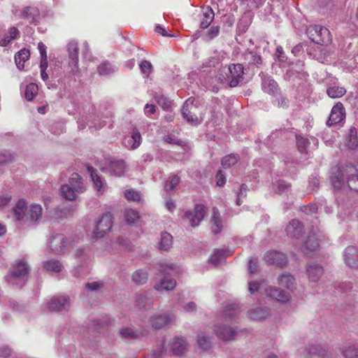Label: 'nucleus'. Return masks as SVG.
<instances>
[{"label": "nucleus", "instance_id": "1", "mask_svg": "<svg viewBox=\"0 0 358 358\" xmlns=\"http://www.w3.org/2000/svg\"><path fill=\"white\" fill-rule=\"evenodd\" d=\"M249 291L250 293L259 292L266 294L267 296L281 303H287L291 301V295L288 292L275 287L266 285L264 282H250Z\"/></svg>", "mask_w": 358, "mask_h": 358}, {"label": "nucleus", "instance_id": "2", "mask_svg": "<svg viewBox=\"0 0 358 358\" xmlns=\"http://www.w3.org/2000/svg\"><path fill=\"white\" fill-rule=\"evenodd\" d=\"M181 113L182 117L190 124L196 126L203 120V108L194 98H189L184 103Z\"/></svg>", "mask_w": 358, "mask_h": 358}, {"label": "nucleus", "instance_id": "3", "mask_svg": "<svg viewBox=\"0 0 358 358\" xmlns=\"http://www.w3.org/2000/svg\"><path fill=\"white\" fill-rule=\"evenodd\" d=\"M84 191L85 188L82 178L76 173H72L69 182L62 185L60 187L62 196L69 201L75 200L77 195L83 193Z\"/></svg>", "mask_w": 358, "mask_h": 358}, {"label": "nucleus", "instance_id": "4", "mask_svg": "<svg viewBox=\"0 0 358 358\" xmlns=\"http://www.w3.org/2000/svg\"><path fill=\"white\" fill-rule=\"evenodd\" d=\"M29 267L24 262H19L13 264L6 276V281L12 285L22 287L27 280Z\"/></svg>", "mask_w": 358, "mask_h": 358}, {"label": "nucleus", "instance_id": "5", "mask_svg": "<svg viewBox=\"0 0 358 358\" xmlns=\"http://www.w3.org/2000/svg\"><path fill=\"white\" fill-rule=\"evenodd\" d=\"M43 7L42 4H39L27 6L22 8H15L13 10V13L16 17L22 19L29 24H37L43 13Z\"/></svg>", "mask_w": 358, "mask_h": 358}, {"label": "nucleus", "instance_id": "6", "mask_svg": "<svg viewBox=\"0 0 358 358\" xmlns=\"http://www.w3.org/2000/svg\"><path fill=\"white\" fill-rule=\"evenodd\" d=\"M347 180L349 187L358 192V170L352 165H347L337 171V183L343 184Z\"/></svg>", "mask_w": 358, "mask_h": 358}, {"label": "nucleus", "instance_id": "7", "mask_svg": "<svg viewBox=\"0 0 358 358\" xmlns=\"http://www.w3.org/2000/svg\"><path fill=\"white\" fill-rule=\"evenodd\" d=\"M306 34L311 41L321 45H327L331 41L330 32L326 27L320 25H310Z\"/></svg>", "mask_w": 358, "mask_h": 358}, {"label": "nucleus", "instance_id": "8", "mask_svg": "<svg viewBox=\"0 0 358 358\" xmlns=\"http://www.w3.org/2000/svg\"><path fill=\"white\" fill-rule=\"evenodd\" d=\"M243 66L242 64H231L227 69L225 72L226 78L224 79L231 87H235L243 80Z\"/></svg>", "mask_w": 358, "mask_h": 358}, {"label": "nucleus", "instance_id": "9", "mask_svg": "<svg viewBox=\"0 0 358 358\" xmlns=\"http://www.w3.org/2000/svg\"><path fill=\"white\" fill-rule=\"evenodd\" d=\"M71 306L69 296L61 295L52 297L49 302V309L55 312H66Z\"/></svg>", "mask_w": 358, "mask_h": 358}, {"label": "nucleus", "instance_id": "10", "mask_svg": "<svg viewBox=\"0 0 358 358\" xmlns=\"http://www.w3.org/2000/svg\"><path fill=\"white\" fill-rule=\"evenodd\" d=\"M78 44L76 41H71L67 44L69 66L71 72L76 74L78 71Z\"/></svg>", "mask_w": 358, "mask_h": 358}, {"label": "nucleus", "instance_id": "11", "mask_svg": "<svg viewBox=\"0 0 358 358\" xmlns=\"http://www.w3.org/2000/svg\"><path fill=\"white\" fill-rule=\"evenodd\" d=\"M206 215L205 207L202 204H196L192 210H187L185 217L193 227L198 226Z\"/></svg>", "mask_w": 358, "mask_h": 358}, {"label": "nucleus", "instance_id": "12", "mask_svg": "<svg viewBox=\"0 0 358 358\" xmlns=\"http://www.w3.org/2000/svg\"><path fill=\"white\" fill-rule=\"evenodd\" d=\"M112 227V217L110 214H104L96 224L93 231V238L103 237Z\"/></svg>", "mask_w": 358, "mask_h": 358}, {"label": "nucleus", "instance_id": "13", "mask_svg": "<svg viewBox=\"0 0 358 358\" xmlns=\"http://www.w3.org/2000/svg\"><path fill=\"white\" fill-rule=\"evenodd\" d=\"M127 170V166L123 160H110L105 167L103 168L104 173L111 176H122Z\"/></svg>", "mask_w": 358, "mask_h": 358}, {"label": "nucleus", "instance_id": "14", "mask_svg": "<svg viewBox=\"0 0 358 358\" xmlns=\"http://www.w3.org/2000/svg\"><path fill=\"white\" fill-rule=\"evenodd\" d=\"M343 259L348 267L358 268V246H348L343 252Z\"/></svg>", "mask_w": 358, "mask_h": 358}, {"label": "nucleus", "instance_id": "15", "mask_svg": "<svg viewBox=\"0 0 358 358\" xmlns=\"http://www.w3.org/2000/svg\"><path fill=\"white\" fill-rule=\"evenodd\" d=\"M320 234L317 231H310L308 238L302 247V251L306 255L316 251L320 246Z\"/></svg>", "mask_w": 358, "mask_h": 358}, {"label": "nucleus", "instance_id": "16", "mask_svg": "<svg viewBox=\"0 0 358 358\" xmlns=\"http://www.w3.org/2000/svg\"><path fill=\"white\" fill-rule=\"evenodd\" d=\"M151 326L155 329H160L164 327L171 324L173 320V316H171L166 313H155L150 317Z\"/></svg>", "mask_w": 358, "mask_h": 358}, {"label": "nucleus", "instance_id": "17", "mask_svg": "<svg viewBox=\"0 0 358 358\" xmlns=\"http://www.w3.org/2000/svg\"><path fill=\"white\" fill-rule=\"evenodd\" d=\"M265 261L269 264H276L280 267L287 264L286 255L282 252L272 250L268 251L264 255Z\"/></svg>", "mask_w": 358, "mask_h": 358}, {"label": "nucleus", "instance_id": "18", "mask_svg": "<svg viewBox=\"0 0 358 358\" xmlns=\"http://www.w3.org/2000/svg\"><path fill=\"white\" fill-rule=\"evenodd\" d=\"M67 241L62 234L52 236L50 241V250L55 254H60L65 251Z\"/></svg>", "mask_w": 358, "mask_h": 358}, {"label": "nucleus", "instance_id": "19", "mask_svg": "<svg viewBox=\"0 0 358 358\" xmlns=\"http://www.w3.org/2000/svg\"><path fill=\"white\" fill-rule=\"evenodd\" d=\"M262 88L263 91L268 94H275L278 90V87L276 82L268 75L262 73Z\"/></svg>", "mask_w": 358, "mask_h": 358}, {"label": "nucleus", "instance_id": "20", "mask_svg": "<svg viewBox=\"0 0 358 358\" xmlns=\"http://www.w3.org/2000/svg\"><path fill=\"white\" fill-rule=\"evenodd\" d=\"M324 270L320 264L316 263L308 264L306 266V274L312 282H317L322 275Z\"/></svg>", "mask_w": 358, "mask_h": 358}, {"label": "nucleus", "instance_id": "21", "mask_svg": "<svg viewBox=\"0 0 358 358\" xmlns=\"http://www.w3.org/2000/svg\"><path fill=\"white\" fill-rule=\"evenodd\" d=\"M152 298L145 293H138L136 295L135 306L139 310L150 309L152 307Z\"/></svg>", "mask_w": 358, "mask_h": 358}, {"label": "nucleus", "instance_id": "22", "mask_svg": "<svg viewBox=\"0 0 358 358\" xmlns=\"http://www.w3.org/2000/svg\"><path fill=\"white\" fill-rule=\"evenodd\" d=\"M171 349L176 355H182L187 350V343L182 337H176L170 343Z\"/></svg>", "mask_w": 358, "mask_h": 358}, {"label": "nucleus", "instance_id": "23", "mask_svg": "<svg viewBox=\"0 0 358 358\" xmlns=\"http://www.w3.org/2000/svg\"><path fill=\"white\" fill-rule=\"evenodd\" d=\"M303 231V227L301 223L296 220H291L286 227V233L288 236L299 238Z\"/></svg>", "mask_w": 358, "mask_h": 358}, {"label": "nucleus", "instance_id": "24", "mask_svg": "<svg viewBox=\"0 0 358 358\" xmlns=\"http://www.w3.org/2000/svg\"><path fill=\"white\" fill-rule=\"evenodd\" d=\"M141 143V136L136 128H134L131 136L124 140V145L129 150H135L140 146Z\"/></svg>", "mask_w": 358, "mask_h": 358}, {"label": "nucleus", "instance_id": "25", "mask_svg": "<svg viewBox=\"0 0 358 358\" xmlns=\"http://www.w3.org/2000/svg\"><path fill=\"white\" fill-rule=\"evenodd\" d=\"M270 315L268 308L258 307L250 310L247 313L248 318L253 321H259L266 319Z\"/></svg>", "mask_w": 358, "mask_h": 358}, {"label": "nucleus", "instance_id": "26", "mask_svg": "<svg viewBox=\"0 0 358 358\" xmlns=\"http://www.w3.org/2000/svg\"><path fill=\"white\" fill-rule=\"evenodd\" d=\"M278 284L280 287L292 291L295 288V279L288 273H283L278 276Z\"/></svg>", "mask_w": 358, "mask_h": 358}, {"label": "nucleus", "instance_id": "27", "mask_svg": "<svg viewBox=\"0 0 358 358\" xmlns=\"http://www.w3.org/2000/svg\"><path fill=\"white\" fill-rule=\"evenodd\" d=\"M173 245V236L169 233H161L160 240L157 244L159 250L162 252L168 251Z\"/></svg>", "mask_w": 358, "mask_h": 358}, {"label": "nucleus", "instance_id": "28", "mask_svg": "<svg viewBox=\"0 0 358 358\" xmlns=\"http://www.w3.org/2000/svg\"><path fill=\"white\" fill-rule=\"evenodd\" d=\"M214 17V11L210 6H207L206 8H203L200 22V27L201 29L208 28L213 21Z\"/></svg>", "mask_w": 358, "mask_h": 358}, {"label": "nucleus", "instance_id": "29", "mask_svg": "<svg viewBox=\"0 0 358 358\" xmlns=\"http://www.w3.org/2000/svg\"><path fill=\"white\" fill-rule=\"evenodd\" d=\"M216 334L219 338L224 341H229L232 339L236 332L231 327L227 325H222L216 329Z\"/></svg>", "mask_w": 358, "mask_h": 358}, {"label": "nucleus", "instance_id": "30", "mask_svg": "<svg viewBox=\"0 0 358 358\" xmlns=\"http://www.w3.org/2000/svg\"><path fill=\"white\" fill-rule=\"evenodd\" d=\"M27 203L24 200H19L15 207L13 208V214L15 220H22L25 217H27L26 214Z\"/></svg>", "mask_w": 358, "mask_h": 358}, {"label": "nucleus", "instance_id": "31", "mask_svg": "<svg viewBox=\"0 0 358 358\" xmlns=\"http://www.w3.org/2000/svg\"><path fill=\"white\" fill-rule=\"evenodd\" d=\"M30 57L29 51L25 48L20 50L15 55V62L19 70H22L24 67V62Z\"/></svg>", "mask_w": 358, "mask_h": 358}, {"label": "nucleus", "instance_id": "32", "mask_svg": "<svg viewBox=\"0 0 358 358\" xmlns=\"http://www.w3.org/2000/svg\"><path fill=\"white\" fill-rule=\"evenodd\" d=\"M42 207L38 204H32L30 206L27 213V220L31 222H36L41 218Z\"/></svg>", "mask_w": 358, "mask_h": 358}, {"label": "nucleus", "instance_id": "33", "mask_svg": "<svg viewBox=\"0 0 358 358\" xmlns=\"http://www.w3.org/2000/svg\"><path fill=\"white\" fill-rule=\"evenodd\" d=\"M345 145L350 149L355 150L358 147V139L357 136V130L355 127H351L349 134L345 140Z\"/></svg>", "mask_w": 358, "mask_h": 358}, {"label": "nucleus", "instance_id": "34", "mask_svg": "<svg viewBox=\"0 0 358 358\" xmlns=\"http://www.w3.org/2000/svg\"><path fill=\"white\" fill-rule=\"evenodd\" d=\"M20 36V31L16 27H10L8 31V35H6L0 41V46H7L13 40L17 38Z\"/></svg>", "mask_w": 358, "mask_h": 358}, {"label": "nucleus", "instance_id": "35", "mask_svg": "<svg viewBox=\"0 0 358 358\" xmlns=\"http://www.w3.org/2000/svg\"><path fill=\"white\" fill-rule=\"evenodd\" d=\"M43 268L48 272L59 273L63 269V265L57 259H50L43 262Z\"/></svg>", "mask_w": 358, "mask_h": 358}, {"label": "nucleus", "instance_id": "36", "mask_svg": "<svg viewBox=\"0 0 358 358\" xmlns=\"http://www.w3.org/2000/svg\"><path fill=\"white\" fill-rule=\"evenodd\" d=\"M211 222L213 232L214 234H217L220 232L222 226L220 217V212L216 207H214L213 208Z\"/></svg>", "mask_w": 358, "mask_h": 358}, {"label": "nucleus", "instance_id": "37", "mask_svg": "<svg viewBox=\"0 0 358 358\" xmlns=\"http://www.w3.org/2000/svg\"><path fill=\"white\" fill-rule=\"evenodd\" d=\"M88 171L90 173L92 180L94 184L95 188L99 192H103L105 189V182L103 179L95 173L94 169L92 166L87 167Z\"/></svg>", "mask_w": 358, "mask_h": 358}, {"label": "nucleus", "instance_id": "38", "mask_svg": "<svg viewBox=\"0 0 358 358\" xmlns=\"http://www.w3.org/2000/svg\"><path fill=\"white\" fill-rule=\"evenodd\" d=\"M176 285V282L174 279L169 277H164L160 280L159 285L155 286L157 290H171Z\"/></svg>", "mask_w": 358, "mask_h": 358}, {"label": "nucleus", "instance_id": "39", "mask_svg": "<svg viewBox=\"0 0 358 358\" xmlns=\"http://www.w3.org/2000/svg\"><path fill=\"white\" fill-rule=\"evenodd\" d=\"M120 335L125 340L131 341L139 338L141 334L131 327H124L120 330Z\"/></svg>", "mask_w": 358, "mask_h": 358}, {"label": "nucleus", "instance_id": "40", "mask_svg": "<svg viewBox=\"0 0 358 358\" xmlns=\"http://www.w3.org/2000/svg\"><path fill=\"white\" fill-rule=\"evenodd\" d=\"M307 352L311 358H329L327 352L319 346H310Z\"/></svg>", "mask_w": 358, "mask_h": 358}, {"label": "nucleus", "instance_id": "41", "mask_svg": "<svg viewBox=\"0 0 358 358\" xmlns=\"http://www.w3.org/2000/svg\"><path fill=\"white\" fill-rule=\"evenodd\" d=\"M148 273L142 269L136 271L132 275V280L137 285H143L148 280Z\"/></svg>", "mask_w": 358, "mask_h": 358}, {"label": "nucleus", "instance_id": "42", "mask_svg": "<svg viewBox=\"0 0 358 358\" xmlns=\"http://www.w3.org/2000/svg\"><path fill=\"white\" fill-rule=\"evenodd\" d=\"M239 156L236 154H230L222 159V166L224 169H228L237 163Z\"/></svg>", "mask_w": 358, "mask_h": 358}, {"label": "nucleus", "instance_id": "43", "mask_svg": "<svg viewBox=\"0 0 358 358\" xmlns=\"http://www.w3.org/2000/svg\"><path fill=\"white\" fill-rule=\"evenodd\" d=\"M124 216L128 224H133L139 219L138 213L131 208L125 209Z\"/></svg>", "mask_w": 358, "mask_h": 358}, {"label": "nucleus", "instance_id": "44", "mask_svg": "<svg viewBox=\"0 0 358 358\" xmlns=\"http://www.w3.org/2000/svg\"><path fill=\"white\" fill-rule=\"evenodd\" d=\"M227 255H228L226 251L222 250H216L210 257L209 262L215 265H217L222 261L224 260Z\"/></svg>", "mask_w": 358, "mask_h": 358}, {"label": "nucleus", "instance_id": "45", "mask_svg": "<svg viewBox=\"0 0 358 358\" xmlns=\"http://www.w3.org/2000/svg\"><path fill=\"white\" fill-rule=\"evenodd\" d=\"M38 85L34 83L27 85L24 90L25 99L31 101H32L38 93Z\"/></svg>", "mask_w": 358, "mask_h": 358}, {"label": "nucleus", "instance_id": "46", "mask_svg": "<svg viewBox=\"0 0 358 358\" xmlns=\"http://www.w3.org/2000/svg\"><path fill=\"white\" fill-rule=\"evenodd\" d=\"M245 58L250 65H256L258 66L262 62L261 56L257 52L252 51L246 53L245 55Z\"/></svg>", "mask_w": 358, "mask_h": 358}, {"label": "nucleus", "instance_id": "47", "mask_svg": "<svg viewBox=\"0 0 358 358\" xmlns=\"http://www.w3.org/2000/svg\"><path fill=\"white\" fill-rule=\"evenodd\" d=\"M197 343L198 345L203 350H208L211 346L210 337L206 336L204 333H201L198 335Z\"/></svg>", "mask_w": 358, "mask_h": 358}, {"label": "nucleus", "instance_id": "48", "mask_svg": "<svg viewBox=\"0 0 358 358\" xmlns=\"http://www.w3.org/2000/svg\"><path fill=\"white\" fill-rule=\"evenodd\" d=\"M103 285L104 283L101 280L89 282L85 284V289L87 292H96L103 288Z\"/></svg>", "mask_w": 358, "mask_h": 358}, {"label": "nucleus", "instance_id": "49", "mask_svg": "<svg viewBox=\"0 0 358 358\" xmlns=\"http://www.w3.org/2000/svg\"><path fill=\"white\" fill-rule=\"evenodd\" d=\"M343 354L345 358H358V344L345 348Z\"/></svg>", "mask_w": 358, "mask_h": 358}, {"label": "nucleus", "instance_id": "50", "mask_svg": "<svg viewBox=\"0 0 358 358\" xmlns=\"http://www.w3.org/2000/svg\"><path fill=\"white\" fill-rule=\"evenodd\" d=\"M290 185L283 180H278L273 182L274 191L278 194H281L289 188Z\"/></svg>", "mask_w": 358, "mask_h": 358}, {"label": "nucleus", "instance_id": "51", "mask_svg": "<svg viewBox=\"0 0 358 358\" xmlns=\"http://www.w3.org/2000/svg\"><path fill=\"white\" fill-rule=\"evenodd\" d=\"M124 197L129 201L140 202L141 197L138 192L131 189L124 192Z\"/></svg>", "mask_w": 358, "mask_h": 358}, {"label": "nucleus", "instance_id": "52", "mask_svg": "<svg viewBox=\"0 0 358 358\" xmlns=\"http://www.w3.org/2000/svg\"><path fill=\"white\" fill-rule=\"evenodd\" d=\"M296 138L299 151L301 153H307V147L309 145L308 141L301 136H296Z\"/></svg>", "mask_w": 358, "mask_h": 358}, {"label": "nucleus", "instance_id": "53", "mask_svg": "<svg viewBox=\"0 0 358 358\" xmlns=\"http://www.w3.org/2000/svg\"><path fill=\"white\" fill-rule=\"evenodd\" d=\"M98 72L100 75H109L114 71V68L108 62H103L98 66Z\"/></svg>", "mask_w": 358, "mask_h": 358}, {"label": "nucleus", "instance_id": "54", "mask_svg": "<svg viewBox=\"0 0 358 358\" xmlns=\"http://www.w3.org/2000/svg\"><path fill=\"white\" fill-rule=\"evenodd\" d=\"M141 73L146 77H148L152 71V64L147 60H143L139 64Z\"/></svg>", "mask_w": 358, "mask_h": 358}, {"label": "nucleus", "instance_id": "55", "mask_svg": "<svg viewBox=\"0 0 358 358\" xmlns=\"http://www.w3.org/2000/svg\"><path fill=\"white\" fill-rule=\"evenodd\" d=\"M155 101L160 105L163 109L168 110L171 107V101L164 95L159 94L155 96Z\"/></svg>", "mask_w": 358, "mask_h": 358}, {"label": "nucleus", "instance_id": "56", "mask_svg": "<svg viewBox=\"0 0 358 358\" xmlns=\"http://www.w3.org/2000/svg\"><path fill=\"white\" fill-rule=\"evenodd\" d=\"M180 178L177 176L169 178L165 183V189L166 191L173 190L179 183Z\"/></svg>", "mask_w": 358, "mask_h": 358}, {"label": "nucleus", "instance_id": "57", "mask_svg": "<svg viewBox=\"0 0 358 358\" xmlns=\"http://www.w3.org/2000/svg\"><path fill=\"white\" fill-rule=\"evenodd\" d=\"M239 313V310L237 305H231L227 309H226L224 312V315L225 317L229 318H234Z\"/></svg>", "mask_w": 358, "mask_h": 358}, {"label": "nucleus", "instance_id": "58", "mask_svg": "<svg viewBox=\"0 0 358 358\" xmlns=\"http://www.w3.org/2000/svg\"><path fill=\"white\" fill-rule=\"evenodd\" d=\"M346 116L345 109L343 105L341 102H337V119L340 118L339 121H337V124L342 122Z\"/></svg>", "mask_w": 358, "mask_h": 358}, {"label": "nucleus", "instance_id": "59", "mask_svg": "<svg viewBox=\"0 0 358 358\" xmlns=\"http://www.w3.org/2000/svg\"><path fill=\"white\" fill-rule=\"evenodd\" d=\"M220 33V27L219 26H212L208 31L206 35V37L208 40H212L213 38L217 37Z\"/></svg>", "mask_w": 358, "mask_h": 358}, {"label": "nucleus", "instance_id": "60", "mask_svg": "<svg viewBox=\"0 0 358 358\" xmlns=\"http://www.w3.org/2000/svg\"><path fill=\"white\" fill-rule=\"evenodd\" d=\"M216 184L219 187H222L226 182L225 176L223 174L222 171H218L216 174Z\"/></svg>", "mask_w": 358, "mask_h": 358}, {"label": "nucleus", "instance_id": "61", "mask_svg": "<svg viewBox=\"0 0 358 358\" xmlns=\"http://www.w3.org/2000/svg\"><path fill=\"white\" fill-rule=\"evenodd\" d=\"M301 210L306 214H312L317 212V206L315 203H311L310 205L303 206Z\"/></svg>", "mask_w": 358, "mask_h": 358}, {"label": "nucleus", "instance_id": "62", "mask_svg": "<svg viewBox=\"0 0 358 358\" xmlns=\"http://www.w3.org/2000/svg\"><path fill=\"white\" fill-rule=\"evenodd\" d=\"M110 321L108 320L96 319L93 321V325L97 327L96 329H99L101 327H104L108 325Z\"/></svg>", "mask_w": 358, "mask_h": 358}, {"label": "nucleus", "instance_id": "63", "mask_svg": "<svg viewBox=\"0 0 358 358\" xmlns=\"http://www.w3.org/2000/svg\"><path fill=\"white\" fill-rule=\"evenodd\" d=\"M12 159V155L8 152L0 153V164L8 163L10 162Z\"/></svg>", "mask_w": 358, "mask_h": 358}, {"label": "nucleus", "instance_id": "64", "mask_svg": "<svg viewBox=\"0 0 358 358\" xmlns=\"http://www.w3.org/2000/svg\"><path fill=\"white\" fill-rule=\"evenodd\" d=\"M12 354V350L10 348L7 346H3L0 348V357L6 358L10 356Z\"/></svg>", "mask_w": 358, "mask_h": 358}]
</instances>
